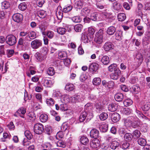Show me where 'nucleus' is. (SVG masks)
<instances>
[{"label": "nucleus", "mask_w": 150, "mask_h": 150, "mask_svg": "<svg viewBox=\"0 0 150 150\" xmlns=\"http://www.w3.org/2000/svg\"><path fill=\"white\" fill-rule=\"evenodd\" d=\"M35 68L31 66H30L29 69L27 71V75H30V74L33 75L35 74Z\"/></svg>", "instance_id": "29"}, {"label": "nucleus", "mask_w": 150, "mask_h": 150, "mask_svg": "<svg viewBox=\"0 0 150 150\" xmlns=\"http://www.w3.org/2000/svg\"><path fill=\"white\" fill-rule=\"evenodd\" d=\"M36 38V33L33 31H28L27 36L25 37L26 40L31 41Z\"/></svg>", "instance_id": "6"}, {"label": "nucleus", "mask_w": 150, "mask_h": 150, "mask_svg": "<svg viewBox=\"0 0 150 150\" xmlns=\"http://www.w3.org/2000/svg\"><path fill=\"white\" fill-rule=\"evenodd\" d=\"M58 56L61 59L65 58L67 57V54L66 52L64 51H60L58 53Z\"/></svg>", "instance_id": "27"}, {"label": "nucleus", "mask_w": 150, "mask_h": 150, "mask_svg": "<svg viewBox=\"0 0 150 150\" xmlns=\"http://www.w3.org/2000/svg\"><path fill=\"white\" fill-rule=\"evenodd\" d=\"M109 110L111 112L115 111L117 109V105L115 103H112L109 105Z\"/></svg>", "instance_id": "26"}, {"label": "nucleus", "mask_w": 150, "mask_h": 150, "mask_svg": "<svg viewBox=\"0 0 150 150\" xmlns=\"http://www.w3.org/2000/svg\"><path fill=\"white\" fill-rule=\"evenodd\" d=\"M45 2V0H37L36 1V4L38 6L41 7H42Z\"/></svg>", "instance_id": "55"}, {"label": "nucleus", "mask_w": 150, "mask_h": 150, "mask_svg": "<svg viewBox=\"0 0 150 150\" xmlns=\"http://www.w3.org/2000/svg\"><path fill=\"white\" fill-rule=\"evenodd\" d=\"M105 33L103 30L102 29H100L96 34V36L94 40L98 44H101L103 42Z\"/></svg>", "instance_id": "1"}, {"label": "nucleus", "mask_w": 150, "mask_h": 150, "mask_svg": "<svg viewBox=\"0 0 150 150\" xmlns=\"http://www.w3.org/2000/svg\"><path fill=\"white\" fill-rule=\"evenodd\" d=\"M102 62L105 65H107L109 62V58L107 56H103L101 59Z\"/></svg>", "instance_id": "30"}, {"label": "nucleus", "mask_w": 150, "mask_h": 150, "mask_svg": "<svg viewBox=\"0 0 150 150\" xmlns=\"http://www.w3.org/2000/svg\"><path fill=\"white\" fill-rule=\"evenodd\" d=\"M112 7L113 9L116 11H120L122 8L121 4L117 1H115L112 4Z\"/></svg>", "instance_id": "14"}, {"label": "nucleus", "mask_w": 150, "mask_h": 150, "mask_svg": "<svg viewBox=\"0 0 150 150\" xmlns=\"http://www.w3.org/2000/svg\"><path fill=\"white\" fill-rule=\"evenodd\" d=\"M132 101L130 99H128L125 100L124 102V104L125 106H129L132 104Z\"/></svg>", "instance_id": "60"}, {"label": "nucleus", "mask_w": 150, "mask_h": 150, "mask_svg": "<svg viewBox=\"0 0 150 150\" xmlns=\"http://www.w3.org/2000/svg\"><path fill=\"white\" fill-rule=\"evenodd\" d=\"M83 26L81 24H78L74 26V30L76 32H80L82 30Z\"/></svg>", "instance_id": "33"}, {"label": "nucleus", "mask_w": 150, "mask_h": 150, "mask_svg": "<svg viewBox=\"0 0 150 150\" xmlns=\"http://www.w3.org/2000/svg\"><path fill=\"white\" fill-rule=\"evenodd\" d=\"M108 117L107 114L105 112H102L100 115L99 117L101 120H104Z\"/></svg>", "instance_id": "50"}, {"label": "nucleus", "mask_w": 150, "mask_h": 150, "mask_svg": "<svg viewBox=\"0 0 150 150\" xmlns=\"http://www.w3.org/2000/svg\"><path fill=\"white\" fill-rule=\"evenodd\" d=\"M26 112V110L25 108L23 107L20 108L16 112V113H18L19 115L21 117H23V116H21V114L24 115Z\"/></svg>", "instance_id": "35"}, {"label": "nucleus", "mask_w": 150, "mask_h": 150, "mask_svg": "<svg viewBox=\"0 0 150 150\" xmlns=\"http://www.w3.org/2000/svg\"><path fill=\"white\" fill-rule=\"evenodd\" d=\"M66 29L64 28L59 27L57 28V32L58 33L61 34L63 35L66 32Z\"/></svg>", "instance_id": "46"}, {"label": "nucleus", "mask_w": 150, "mask_h": 150, "mask_svg": "<svg viewBox=\"0 0 150 150\" xmlns=\"http://www.w3.org/2000/svg\"><path fill=\"white\" fill-rule=\"evenodd\" d=\"M111 15V13L107 12H103L101 14V16L103 20H105L109 18Z\"/></svg>", "instance_id": "28"}, {"label": "nucleus", "mask_w": 150, "mask_h": 150, "mask_svg": "<svg viewBox=\"0 0 150 150\" xmlns=\"http://www.w3.org/2000/svg\"><path fill=\"white\" fill-rule=\"evenodd\" d=\"M34 130L37 134H41L44 131L43 126L41 123H36L34 127Z\"/></svg>", "instance_id": "3"}, {"label": "nucleus", "mask_w": 150, "mask_h": 150, "mask_svg": "<svg viewBox=\"0 0 150 150\" xmlns=\"http://www.w3.org/2000/svg\"><path fill=\"white\" fill-rule=\"evenodd\" d=\"M46 35L50 39H52L54 35V32L51 30H48L46 32Z\"/></svg>", "instance_id": "49"}, {"label": "nucleus", "mask_w": 150, "mask_h": 150, "mask_svg": "<svg viewBox=\"0 0 150 150\" xmlns=\"http://www.w3.org/2000/svg\"><path fill=\"white\" fill-rule=\"evenodd\" d=\"M27 7L26 4L25 3H21L18 6V8L22 11L25 10L26 9Z\"/></svg>", "instance_id": "43"}, {"label": "nucleus", "mask_w": 150, "mask_h": 150, "mask_svg": "<svg viewBox=\"0 0 150 150\" xmlns=\"http://www.w3.org/2000/svg\"><path fill=\"white\" fill-rule=\"evenodd\" d=\"M80 141L81 143L85 145L88 142V139L85 136H82L80 139Z\"/></svg>", "instance_id": "44"}, {"label": "nucleus", "mask_w": 150, "mask_h": 150, "mask_svg": "<svg viewBox=\"0 0 150 150\" xmlns=\"http://www.w3.org/2000/svg\"><path fill=\"white\" fill-rule=\"evenodd\" d=\"M36 59L39 61L42 62L47 57L46 56H45L37 52L35 55Z\"/></svg>", "instance_id": "10"}, {"label": "nucleus", "mask_w": 150, "mask_h": 150, "mask_svg": "<svg viewBox=\"0 0 150 150\" xmlns=\"http://www.w3.org/2000/svg\"><path fill=\"white\" fill-rule=\"evenodd\" d=\"M117 18L119 21H123L126 18V16L125 13H121L118 14Z\"/></svg>", "instance_id": "31"}, {"label": "nucleus", "mask_w": 150, "mask_h": 150, "mask_svg": "<svg viewBox=\"0 0 150 150\" xmlns=\"http://www.w3.org/2000/svg\"><path fill=\"white\" fill-rule=\"evenodd\" d=\"M74 86L72 83H67L66 84L65 88L66 90L69 91H72L74 89Z\"/></svg>", "instance_id": "32"}, {"label": "nucleus", "mask_w": 150, "mask_h": 150, "mask_svg": "<svg viewBox=\"0 0 150 150\" xmlns=\"http://www.w3.org/2000/svg\"><path fill=\"white\" fill-rule=\"evenodd\" d=\"M13 19L14 21L19 23L23 20V15L19 13L15 14L13 16Z\"/></svg>", "instance_id": "7"}, {"label": "nucleus", "mask_w": 150, "mask_h": 150, "mask_svg": "<svg viewBox=\"0 0 150 150\" xmlns=\"http://www.w3.org/2000/svg\"><path fill=\"white\" fill-rule=\"evenodd\" d=\"M132 137V134L130 133L125 134L124 136V139L126 141H129L131 140Z\"/></svg>", "instance_id": "38"}, {"label": "nucleus", "mask_w": 150, "mask_h": 150, "mask_svg": "<svg viewBox=\"0 0 150 150\" xmlns=\"http://www.w3.org/2000/svg\"><path fill=\"white\" fill-rule=\"evenodd\" d=\"M72 21L75 23L80 22L81 21V19L79 16H75L71 18Z\"/></svg>", "instance_id": "57"}, {"label": "nucleus", "mask_w": 150, "mask_h": 150, "mask_svg": "<svg viewBox=\"0 0 150 150\" xmlns=\"http://www.w3.org/2000/svg\"><path fill=\"white\" fill-rule=\"evenodd\" d=\"M114 37L117 40H120L122 37V32L120 30H117L115 31L114 35Z\"/></svg>", "instance_id": "15"}, {"label": "nucleus", "mask_w": 150, "mask_h": 150, "mask_svg": "<svg viewBox=\"0 0 150 150\" xmlns=\"http://www.w3.org/2000/svg\"><path fill=\"white\" fill-rule=\"evenodd\" d=\"M104 48L106 51H108L112 49V44L110 42L105 43L104 45Z\"/></svg>", "instance_id": "18"}, {"label": "nucleus", "mask_w": 150, "mask_h": 150, "mask_svg": "<svg viewBox=\"0 0 150 150\" xmlns=\"http://www.w3.org/2000/svg\"><path fill=\"white\" fill-rule=\"evenodd\" d=\"M90 12V10L87 7L82 9L81 11V14L83 16H88Z\"/></svg>", "instance_id": "23"}, {"label": "nucleus", "mask_w": 150, "mask_h": 150, "mask_svg": "<svg viewBox=\"0 0 150 150\" xmlns=\"http://www.w3.org/2000/svg\"><path fill=\"white\" fill-rule=\"evenodd\" d=\"M82 100V96L77 94L75 95L73 97H71L69 98V101L73 103L80 102Z\"/></svg>", "instance_id": "5"}, {"label": "nucleus", "mask_w": 150, "mask_h": 150, "mask_svg": "<svg viewBox=\"0 0 150 150\" xmlns=\"http://www.w3.org/2000/svg\"><path fill=\"white\" fill-rule=\"evenodd\" d=\"M16 42V37L13 35H8L6 37V43L9 46H13Z\"/></svg>", "instance_id": "2"}, {"label": "nucleus", "mask_w": 150, "mask_h": 150, "mask_svg": "<svg viewBox=\"0 0 150 150\" xmlns=\"http://www.w3.org/2000/svg\"><path fill=\"white\" fill-rule=\"evenodd\" d=\"M91 147L94 149L98 148L100 145L99 141L97 139H95L92 140L90 143Z\"/></svg>", "instance_id": "13"}, {"label": "nucleus", "mask_w": 150, "mask_h": 150, "mask_svg": "<svg viewBox=\"0 0 150 150\" xmlns=\"http://www.w3.org/2000/svg\"><path fill=\"white\" fill-rule=\"evenodd\" d=\"M136 58L138 59V62L139 63L141 64L143 61V56L141 54H138L137 55Z\"/></svg>", "instance_id": "56"}, {"label": "nucleus", "mask_w": 150, "mask_h": 150, "mask_svg": "<svg viewBox=\"0 0 150 150\" xmlns=\"http://www.w3.org/2000/svg\"><path fill=\"white\" fill-rule=\"evenodd\" d=\"M24 134L25 136L28 139H31L32 137L33 136L30 132L28 130H26L25 131Z\"/></svg>", "instance_id": "48"}, {"label": "nucleus", "mask_w": 150, "mask_h": 150, "mask_svg": "<svg viewBox=\"0 0 150 150\" xmlns=\"http://www.w3.org/2000/svg\"><path fill=\"white\" fill-rule=\"evenodd\" d=\"M99 65L98 64L94 63L91 64L89 67L90 71L92 72L96 71L98 68Z\"/></svg>", "instance_id": "17"}, {"label": "nucleus", "mask_w": 150, "mask_h": 150, "mask_svg": "<svg viewBox=\"0 0 150 150\" xmlns=\"http://www.w3.org/2000/svg\"><path fill=\"white\" fill-rule=\"evenodd\" d=\"M46 103L49 106H52L54 104V100L51 98H49L46 99Z\"/></svg>", "instance_id": "42"}, {"label": "nucleus", "mask_w": 150, "mask_h": 150, "mask_svg": "<svg viewBox=\"0 0 150 150\" xmlns=\"http://www.w3.org/2000/svg\"><path fill=\"white\" fill-rule=\"evenodd\" d=\"M10 6L9 3L6 1H4L1 3V7L2 9H7Z\"/></svg>", "instance_id": "36"}, {"label": "nucleus", "mask_w": 150, "mask_h": 150, "mask_svg": "<svg viewBox=\"0 0 150 150\" xmlns=\"http://www.w3.org/2000/svg\"><path fill=\"white\" fill-rule=\"evenodd\" d=\"M24 40L22 38H20L18 42L17 46L18 47H22L24 44Z\"/></svg>", "instance_id": "53"}, {"label": "nucleus", "mask_w": 150, "mask_h": 150, "mask_svg": "<svg viewBox=\"0 0 150 150\" xmlns=\"http://www.w3.org/2000/svg\"><path fill=\"white\" fill-rule=\"evenodd\" d=\"M72 8V6L70 5L66 6L63 9V11L64 13H67L71 11Z\"/></svg>", "instance_id": "37"}, {"label": "nucleus", "mask_w": 150, "mask_h": 150, "mask_svg": "<svg viewBox=\"0 0 150 150\" xmlns=\"http://www.w3.org/2000/svg\"><path fill=\"white\" fill-rule=\"evenodd\" d=\"M123 112L125 114L129 115L132 113V110L128 108H125L123 109Z\"/></svg>", "instance_id": "54"}, {"label": "nucleus", "mask_w": 150, "mask_h": 150, "mask_svg": "<svg viewBox=\"0 0 150 150\" xmlns=\"http://www.w3.org/2000/svg\"><path fill=\"white\" fill-rule=\"evenodd\" d=\"M133 136L135 138H137L140 137L141 133L139 131L137 130H135L133 133Z\"/></svg>", "instance_id": "52"}, {"label": "nucleus", "mask_w": 150, "mask_h": 150, "mask_svg": "<svg viewBox=\"0 0 150 150\" xmlns=\"http://www.w3.org/2000/svg\"><path fill=\"white\" fill-rule=\"evenodd\" d=\"M57 146L63 148L65 147L66 146L65 143L62 140H59L57 142Z\"/></svg>", "instance_id": "58"}, {"label": "nucleus", "mask_w": 150, "mask_h": 150, "mask_svg": "<svg viewBox=\"0 0 150 150\" xmlns=\"http://www.w3.org/2000/svg\"><path fill=\"white\" fill-rule=\"evenodd\" d=\"M84 4V2L83 0H79L75 1L74 4V7L76 9H80Z\"/></svg>", "instance_id": "8"}, {"label": "nucleus", "mask_w": 150, "mask_h": 150, "mask_svg": "<svg viewBox=\"0 0 150 150\" xmlns=\"http://www.w3.org/2000/svg\"><path fill=\"white\" fill-rule=\"evenodd\" d=\"M121 144V147L124 149H127L129 145V143L127 142H122Z\"/></svg>", "instance_id": "64"}, {"label": "nucleus", "mask_w": 150, "mask_h": 150, "mask_svg": "<svg viewBox=\"0 0 150 150\" xmlns=\"http://www.w3.org/2000/svg\"><path fill=\"white\" fill-rule=\"evenodd\" d=\"M115 100L117 101H121L123 99L124 96L123 95L120 93H116L114 96Z\"/></svg>", "instance_id": "21"}, {"label": "nucleus", "mask_w": 150, "mask_h": 150, "mask_svg": "<svg viewBox=\"0 0 150 150\" xmlns=\"http://www.w3.org/2000/svg\"><path fill=\"white\" fill-rule=\"evenodd\" d=\"M101 148L103 149L106 150H110V145L108 143H104L101 146Z\"/></svg>", "instance_id": "47"}, {"label": "nucleus", "mask_w": 150, "mask_h": 150, "mask_svg": "<svg viewBox=\"0 0 150 150\" xmlns=\"http://www.w3.org/2000/svg\"><path fill=\"white\" fill-rule=\"evenodd\" d=\"M120 144L119 141L118 142V141H114L110 143V147L111 149L114 150L119 146Z\"/></svg>", "instance_id": "19"}, {"label": "nucleus", "mask_w": 150, "mask_h": 150, "mask_svg": "<svg viewBox=\"0 0 150 150\" xmlns=\"http://www.w3.org/2000/svg\"><path fill=\"white\" fill-rule=\"evenodd\" d=\"M120 118V115L118 113L115 112L113 113L111 116V119L114 122L118 121Z\"/></svg>", "instance_id": "16"}, {"label": "nucleus", "mask_w": 150, "mask_h": 150, "mask_svg": "<svg viewBox=\"0 0 150 150\" xmlns=\"http://www.w3.org/2000/svg\"><path fill=\"white\" fill-rule=\"evenodd\" d=\"M90 137L94 138L97 139L99 136V132L97 129H92L90 133Z\"/></svg>", "instance_id": "9"}, {"label": "nucleus", "mask_w": 150, "mask_h": 150, "mask_svg": "<svg viewBox=\"0 0 150 150\" xmlns=\"http://www.w3.org/2000/svg\"><path fill=\"white\" fill-rule=\"evenodd\" d=\"M48 118V116L46 114H42L40 115V119L42 122H45Z\"/></svg>", "instance_id": "39"}, {"label": "nucleus", "mask_w": 150, "mask_h": 150, "mask_svg": "<svg viewBox=\"0 0 150 150\" xmlns=\"http://www.w3.org/2000/svg\"><path fill=\"white\" fill-rule=\"evenodd\" d=\"M31 45L33 49H37L42 46V42L40 40L35 39L31 42Z\"/></svg>", "instance_id": "4"}, {"label": "nucleus", "mask_w": 150, "mask_h": 150, "mask_svg": "<svg viewBox=\"0 0 150 150\" xmlns=\"http://www.w3.org/2000/svg\"><path fill=\"white\" fill-rule=\"evenodd\" d=\"M49 78L45 79V81L44 83L45 86L47 87H50L53 85L54 83V81L53 80H51L49 79Z\"/></svg>", "instance_id": "24"}, {"label": "nucleus", "mask_w": 150, "mask_h": 150, "mask_svg": "<svg viewBox=\"0 0 150 150\" xmlns=\"http://www.w3.org/2000/svg\"><path fill=\"white\" fill-rule=\"evenodd\" d=\"M116 66L117 64H111L108 67L109 71L110 72H112L116 68Z\"/></svg>", "instance_id": "61"}, {"label": "nucleus", "mask_w": 150, "mask_h": 150, "mask_svg": "<svg viewBox=\"0 0 150 150\" xmlns=\"http://www.w3.org/2000/svg\"><path fill=\"white\" fill-rule=\"evenodd\" d=\"M132 116L129 117L127 118H124L123 119L125 125L126 127H129L131 126L132 122Z\"/></svg>", "instance_id": "11"}, {"label": "nucleus", "mask_w": 150, "mask_h": 150, "mask_svg": "<svg viewBox=\"0 0 150 150\" xmlns=\"http://www.w3.org/2000/svg\"><path fill=\"white\" fill-rule=\"evenodd\" d=\"M116 31L115 28L113 26H111L108 28L107 33L109 35H112L115 33Z\"/></svg>", "instance_id": "20"}, {"label": "nucleus", "mask_w": 150, "mask_h": 150, "mask_svg": "<svg viewBox=\"0 0 150 150\" xmlns=\"http://www.w3.org/2000/svg\"><path fill=\"white\" fill-rule=\"evenodd\" d=\"M101 81L100 78H95L93 79V82L94 85H97L100 84Z\"/></svg>", "instance_id": "51"}, {"label": "nucleus", "mask_w": 150, "mask_h": 150, "mask_svg": "<svg viewBox=\"0 0 150 150\" xmlns=\"http://www.w3.org/2000/svg\"><path fill=\"white\" fill-rule=\"evenodd\" d=\"M138 142L139 145L143 146L145 145L146 143V140L142 138H140L138 139Z\"/></svg>", "instance_id": "40"}, {"label": "nucleus", "mask_w": 150, "mask_h": 150, "mask_svg": "<svg viewBox=\"0 0 150 150\" xmlns=\"http://www.w3.org/2000/svg\"><path fill=\"white\" fill-rule=\"evenodd\" d=\"M11 135L9 134L6 132L4 133L3 134V138L2 139V141L5 142L6 139H9L11 138Z\"/></svg>", "instance_id": "41"}, {"label": "nucleus", "mask_w": 150, "mask_h": 150, "mask_svg": "<svg viewBox=\"0 0 150 150\" xmlns=\"http://www.w3.org/2000/svg\"><path fill=\"white\" fill-rule=\"evenodd\" d=\"M138 118L135 116H132V121L131 126L134 128H136L139 126Z\"/></svg>", "instance_id": "12"}, {"label": "nucleus", "mask_w": 150, "mask_h": 150, "mask_svg": "<svg viewBox=\"0 0 150 150\" xmlns=\"http://www.w3.org/2000/svg\"><path fill=\"white\" fill-rule=\"evenodd\" d=\"M64 137L63 132L61 131L58 132L56 136V138L58 139L59 138H62Z\"/></svg>", "instance_id": "63"}, {"label": "nucleus", "mask_w": 150, "mask_h": 150, "mask_svg": "<svg viewBox=\"0 0 150 150\" xmlns=\"http://www.w3.org/2000/svg\"><path fill=\"white\" fill-rule=\"evenodd\" d=\"M63 12V11H57L56 13V15L58 19L61 20L63 16V14L62 13Z\"/></svg>", "instance_id": "62"}, {"label": "nucleus", "mask_w": 150, "mask_h": 150, "mask_svg": "<svg viewBox=\"0 0 150 150\" xmlns=\"http://www.w3.org/2000/svg\"><path fill=\"white\" fill-rule=\"evenodd\" d=\"M48 51L47 48L45 46L42 47L40 50L41 54L45 56H46Z\"/></svg>", "instance_id": "34"}, {"label": "nucleus", "mask_w": 150, "mask_h": 150, "mask_svg": "<svg viewBox=\"0 0 150 150\" xmlns=\"http://www.w3.org/2000/svg\"><path fill=\"white\" fill-rule=\"evenodd\" d=\"M95 107L96 111L99 112L102 110V107L100 103H96L95 104Z\"/></svg>", "instance_id": "59"}, {"label": "nucleus", "mask_w": 150, "mask_h": 150, "mask_svg": "<svg viewBox=\"0 0 150 150\" xmlns=\"http://www.w3.org/2000/svg\"><path fill=\"white\" fill-rule=\"evenodd\" d=\"M108 124L104 123L102 124L99 127L100 131L102 132H106L108 130Z\"/></svg>", "instance_id": "22"}, {"label": "nucleus", "mask_w": 150, "mask_h": 150, "mask_svg": "<svg viewBox=\"0 0 150 150\" xmlns=\"http://www.w3.org/2000/svg\"><path fill=\"white\" fill-rule=\"evenodd\" d=\"M87 113L86 111L82 112L79 117V120L81 122H83L87 116Z\"/></svg>", "instance_id": "25"}, {"label": "nucleus", "mask_w": 150, "mask_h": 150, "mask_svg": "<svg viewBox=\"0 0 150 150\" xmlns=\"http://www.w3.org/2000/svg\"><path fill=\"white\" fill-rule=\"evenodd\" d=\"M47 73L48 75H54L55 73V71L53 67H49L47 71Z\"/></svg>", "instance_id": "45"}]
</instances>
